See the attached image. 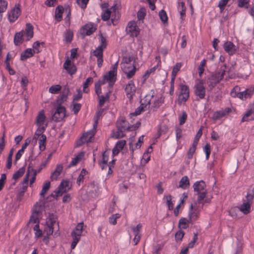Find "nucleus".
Here are the masks:
<instances>
[{
  "label": "nucleus",
  "mask_w": 254,
  "mask_h": 254,
  "mask_svg": "<svg viewBox=\"0 0 254 254\" xmlns=\"http://www.w3.org/2000/svg\"><path fill=\"white\" fill-rule=\"evenodd\" d=\"M135 57L134 56H127L123 59L121 64V68L128 78H131L135 74Z\"/></svg>",
  "instance_id": "2"
},
{
  "label": "nucleus",
  "mask_w": 254,
  "mask_h": 254,
  "mask_svg": "<svg viewBox=\"0 0 254 254\" xmlns=\"http://www.w3.org/2000/svg\"><path fill=\"white\" fill-rule=\"evenodd\" d=\"M243 239H237V248L235 254H240L242 253L243 245Z\"/></svg>",
  "instance_id": "53"
},
{
  "label": "nucleus",
  "mask_w": 254,
  "mask_h": 254,
  "mask_svg": "<svg viewBox=\"0 0 254 254\" xmlns=\"http://www.w3.org/2000/svg\"><path fill=\"white\" fill-rule=\"evenodd\" d=\"M254 197V188H250L248 190L247 195L246 196V200L248 201L252 202Z\"/></svg>",
  "instance_id": "48"
},
{
  "label": "nucleus",
  "mask_w": 254,
  "mask_h": 254,
  "mask_svg": "<svg viewBox=\"0 0 254 254\" xmlns=\"http://www.w3.org/2000/svg\"><path fill=\"white\" fill-rule=\"evenodd\" d=\"M83 157L84 153L83 152L77 154L70 162V165L71 166L75 165L83 159Z\"/></svg>",
  "instance_id": "45"
},
{
  "label": "nucleus",
  "mask_w": 254,
  "mask_h": 254,
  "mask_svg": "<svg viewBox=\"0 0 254 254\" xmlns=\"http://www.w3.org/2000/svg\"><path fill=\"white\" fill-rule=\"evenodd\" d=\"M225 116L222 110L215 112L212 116V119L214 121L218 120Z\"/></svg>",
  "instance_id": "52"
},
{
  "label": "nucleus",
  "mask_w": 254,
  "mask_h": 254,
  "mask_svg": "<svg viewBox=\"0 0 254 254\" xmlns=\"http://www.w3.org/2000/svg\"><path fill=\"white\" fill-rule=\"evenodd\" d=\"M44 130H36L34 136V139L38 142L39 148L41 151H44L46 148V136L43 133Z\"/></svg>",
  "instance_id": "11"
},
{
  "label": "nucleus",
  "mask_w": 254,
  "mask_h": 254,
  "mask_svg": "<svg viewBox=\"0 0 254 254\" xmlns=\"http://www.w3.org/2000/svg\"><path fill=\"white\" fill-rule=\"evenodd\" d=\"M13 151H14L13 149H11L9 153V155H8V158H7V163H6V167L8 169H10L12 166V159Z\"/></svg>",
  "instance_id": "57"
},
{
  "label": "nucleus",
  "mask_w": 254,
  "mask_h": 254,
  "mask_svg": "<svg viewBox=\"0 0 254 254\" xmlns=\"http://www.w3.org/2000/svg\"><path fill=\"white\" fill-rule=\"evenodd\" d=\"M252 202L248 201L247 200H243V203L238 207L239 209L244 214H247L250 213L251 210V204Z\"/></svg>",
  "instance_id": "27"
},
{
  "label": "nucleus",
  "mask_w": 254,
  "mask_h": 254,
  "mask_svg": "<svg viewBox=\"0 0 254 254\" xmlns=\"http://www.w3.org/2000/svg\"><path fill=\"white\" fill-rule=\"evenodd\" d=\"M244 92L245 94V99L250 98L254 94V87L252 86L250 88L246 89Z\"/></svg>",
  "instance_id": "49"
},
{
  "label": "nucleus",
  "mask_w": 254,
  "mask_h": 254,
  "mask_svg": "<svg viewBox=\"0 0 254 254\" xmlns=\"http://www.w3.org/2000/svg\"><path fill=\"white\" fill-rule=\"evenodd\" d=\"M35 51L31 48H28L25 50L21 54L20 59L22 61H25L28 58H30L34 56Z\"/></svg>",
  "instance_id": "32"
},
{
  "label": "nucleus",
  "mask_w": 254,
  "mask_h": 254,
  "mask_svg": "<svg viewBox=\"0 0 254 254\" xmlns=\"http://www.w3.org/2000/svg\"><path fill=\"white\" fill-rule=\"evenodd\" d=\"M160 20H161L163 25L165 27L168 25V17L166 12L164 9L160 10Z\"/></svg>",
  "instance_id": "37"
},
{
  "label": "nucleus",
  "mask_w": 254,
  "mask_h": 254,
  "mask_svg": "<svg viewBox=\"0 0 254 254\" xmlns=\"http://www.w3.org/2000/svg\"><path fill=\"white\" fill-rule=\"evenodd\" d=\"M62 89V86L60 84H55L51 86L49 89V92L51 94H58Z\"/></svg>",
  "instance_id": "47"
},
{
  "label": "nucleus",
  "mask_w": 254,
  "mask_h": 254,
  "mask_svg": "<svg viewBox=\"0 0 254 254\" xmlns=\"http://www.w3.org/2000/svg\"><path fill=\"white\" fill-rule=\"evenodd\" d=\"M24 41H25V39H24L22 33H21V31L15 34L14 37V43L15 45H19Z\"/></svg>",
  "instance_id": "35"
},
{
  "label": "nucleus",
  "mask_w": 254,
  "mask_h": 254,
  "mask_svg": "<svg viewBox=\"0 0 254 254\" xmlns=\"http://www.w3.org/2000/svg\"><path fill=\"white\" fill-rule=\"evenodd\" d=\"M109 151L106 150L103 153L102 159L99 162V165L102 169H104L107 167V162L109 160Z\"/></svg>",
  "instance_id": "30"
},
{
  "label": "nucleus",
  "mask_w": 254,
  "mask_h": 254,
  "mask_svg": "<svg viewBox=\"0 0 254 254\" xmlns=\"http://www.w3.org/2000/svg\"><path fill=\"white\" fill-rule=\"evenodd\" d=\"M7 7V2L5 0H0V18L2 17L1 13L4 12Z\"/></svg>",
  "instance_id": "50"
},
{
  "label": "nucleus",
  "mask_w": 254,
  "mask_h": 254,
  "mask_svg": "<svg viewBox=\"0 0 254 254\" xmlns=\"http://www.w3.org/2000/svg\"><path fill=\"white\" fill-rule=\"evenodd\" d=\"M237 2L239 7L249 8L250 0H238Z\"/></svg>",
  "instance_id": "51"
},
{
  "label": "nucleus",
  "mask_w": 254,
  "mask_h": 254,
  "mask_svg": "<svg viewBox=\"0 0 254 254\" xmlns=\"http://www.w3.org/2000/svg\"><path fill=\"white\" fill-rule=\"evenodd\" d=\"M199 210L197 207H193L191 203L189 208V217L190 221H195L199 217Z\"/></svg>",
  "instance_id": "22"
},
{
  "label": "nucleus",
  "mask_w": 254,
  "mask_h": 254,
  "mask_svg": "<svg viewBox=\"0 0 254 254\" xmlns=\"http://www.w3.org/2000/svg\"><path fill=\"white\" fill-rule=\"evenodd\" d=\"M254 120V107L248 110L242 119L241 122Z\"/></svg>",
  "instance_id": "29"
},
{
  "label": "nucleus",
  "mask_w": 254,
  "mask_h": 254,
  "mask_svg": "<svg viewBox=\"0 0 254 254\" xmlns=\"http://www.w3.org/2000/svg\"><path fill=\"white\" fill-rule=\"evenodd\" d=\"M64 8L62 6H58L55 9V19L57 21H60L62 19V15Z\"/></svg>",
  "instance_id": "40"
},
{
  "label": "nucleus",
  "mask_w": 254,
  "mask_h": 254,
  "mask_svg": "<svg viewBox=\"0 0 254 254\" xmlns=\"http://www.w3.org/2000/svg\"><path fill=\"white\" fill-rule=\"evenodd\" d=\"M196 146H197L194 144H192L191 147L190 148L187 153V158L189 159H190L192 158L193 154L196 150Z\"/></svg>",
  "instance_id": "56"
},
{
  "label": "nucleus",
  "mask_w": 254,
  "mask_h": 254,
  "mask_svg": "<svg viewBox=\"0 0 254 254\" xmlns=\"http://www.w3.org/2000/svg\"><path fill=\"white\" fill-rule=\"evenodd\" d=\"M146 9L144 8H141L137 12V18L139 20L143 19L146 15Z\"/></svg>",
  "instance_id": "61"
},
{
  "label": "nucleus",
  "mask_w": 254,
  "mask_h": 254,
  "mask_svg": "<svg viewBox=\"0 0 254 254\" xmlns=\"http://www.w3.org/2000/svg\"><path fill=\"white\" fill-rule=\"evenodd\" d=\"M125 92L127 97L131 100L135 96L137 89L133 81H129L126 85Z\"/></svg>",
  "instance_id": "13"
},
{
  "label": "nucleus",
  "mask_w": 254,
  "mask_h": 254,
  "mask_svg": "<svg viewBox=\"0 0 254 254\" xmlns=\"http://www.w3.org/2000/svg\"><path fill=\"white\" fill-rule=\"evenodd\" d=\"M124 136V133L122 130H117L116 131H114L112 132L111 134V136L114 138H118L120 137H122Z\"/></svg>",
  "instance_id": "63"
},
{
  "label": "nucleus",
  "mask_w": 254,
  "mask_h": 254,
  "mask_svg": "<svg viewBox=\"0 0 254 254\" xmlns=\"http://www.w3.org/2000/svg\"><path fill=\"white\" fill-rule=\"evenodd\" d=\"M63 169V167L61 164L57 165L56 169L52 173L51 175V179L52 180H57L61 174Z\"/></svg>",
  "instance_id": "31"
},
{
  "label": "nucleus",
  "mask_w": 254,
  "mask_h": 254,
  "mask_svg": "<svg viewBox=\"0 0 254 254\" xmlns=\"http://www.w3.org/2000/svg\"><path fill=\"white\" fill-rule=\"evenodd\" d=\"M20 5L16 4L8 12V19L10 22L15 21L21 14Z\"/></svg>",
  "instance_id": "14"
},
{
  "label": "nucleus",
  "mask_w": 254,
  "mask_h": 254,
  "mask_svg": "<svg viewBox=\"0 0 254 254\" xmlns=\"http://www.w3.org/2000/svg\"><path fill=\"white\" fill-rule=\"evenodd\" d=\"M96 29V26L89 23L85 24L80 29V33L83 36L90 35Z\"/></svg>",
  "instance_id": "18"
},
{
  "label": "nucleus",
  "mask_w": 254,
  "mask_h": 254,
  "mask_svg": "<svg viewBox=\"0 0 254 254\" xmlns=\"http://www.w3.org/2000/svg\"><path fill=\"white\" fill-rule=\"evenodd\" d=\"M95 92L99 98V102L100 106H102L105 102L107 101L109 97V94L111 92L110 89L106 91L101 87L100 82H96L95 83Z\"/></svg>",
  "instance_id": "7"
},
{
  "label": "nucleus",
  "mask_w": 254,
  "mask_h": 254,
  "mask_svg": "<svg viewBox=\"0 0 254 254\" xmlns=\"http://www.w3.org/2000/svg\"><path fill=\"white\" fill-rule=\"evenodd\" d=\"M25 172V168L24 167L20 168L17 171H16L12 176V179L15 181H17L24 174Z\"/></svg>",
  "instance_id": "39"
},
{
  "label": "nucleus",
  "mask_w": 254,
  "mask_h": 254,
  "mask_svg": "<svg viewBox=\"0 0 254 254\" xmlns=\"http://www.w3.org/2000/svg\"><path fill=\"white\" fill-rule=\"evenodd\" d=\"M98 41L99 42V45L97 47L102 48L103 50H105L107 46L106 37L102 34H100L99 35Z\"/></svg>",
  "instance_id": "36"
},
{
  "label": "nucleus",
  "mask_w": 254,
  "mask_h": 254,
  "mask_svg": "<svg viewBox=\"0 0 254 254\" xmlns=\"http://www.w3.org/2000/svg\"><path fill=\"white\" fill-rule=\"evenodd\" d=\"M41 43L37 41L33 43V50L35 51V53H39L41 51L40 45Z\"/></svg>",
  "instance_id": "64"
},
{
  "label": "nucleus",
  "mask_w": 254,
  "mask_h": 254,
  "mask_svg": "<svg viewBox=\"0 0 254 254\" xmlns=\"http://www.w3.org/2000/svg\"><path fill=\"white\" fill-rule=\"evenodd\" d=\"M51 187V183L49 181H46L44 183L42 190L40 192V198L43 199H45V196Z\"/></svg>",
  "instance_id": "33"
},
{
  "label": "nucleus",
  "mask_w": 254,
  "mask_h": 254,
  "mask_svg": "<svg viewBox=\"0 0 254 254\" xmlns=\"http://www.w3.org/2000/svg\"><path fill=\"white\" fill-rule=\"evenodd\" d=\"M202 134V128L201 127L197 131L196 134L195 136V137L194 138L192 144H194L195 145H197L198 141L200 137L201 136Z\"/></svg>",
  "instance_id": "58"
},
{
  "label": "nucleus",
  "mask_w": 254,
  "mask_h": 254,
  "mask_svg": "<svg viewBox=\"0 0 254 254\" xmlns=\"http://www.w3.org/2000/svg\"><path fill=\"white\" fill-rule=\"evenodd\" d=\"M142 228V225L140 224H137L135 227L132 228V231L133 233L134 238H140L141 235L140 234V231Z\"/></svg>",
  "instance_id": "46"
},
{
  "label": "nucleus",
  "mask_w": 254,
  "mask_h": 254,
  "mask_svg": "<svg viewBox=\"0 0 254 254\" xmlns=\"http://www.w3.org/2000/svg\"><path fill=\"white\" fill-rule=\"evenodd\" d=\"M143 139H144V136L141 135L138 138L137 142L135 143V144H133L132 142H130L129 143L130 149L133 151V150H134L135 149L140 148L142 145L143 142Z\"/></svg>",
  "instance_id": "34"
},
{
  "label": "nucleus",
  "mask_w": 254,
  "mask_h": 254,
  "mask_svg": "<svg viewBox=\"0 0 254 254\" xmlns=\"http://www.w3.org/2000/svg\"><path fill=\"white\" fill-rule=\"evenodd\" d=\"M140 125L139 122H137L135 125L129 126L126 120L124 118L119 119L117 126L121 130H133L139 127Z\"/></svg>",
  "instance_id": "9"
},
{
  "label": "nucleus",
  "mask_w": 254,
  "mask_h": 254,
  "mask_svg": "<svg viewBox=\"0 0 254 254\" xmlns=\"http://www.w3.org/2000/svg\"><path fill=\"white\" fill-rule=\"evenodd\" d=\"M71 188V185L68 181H63L59 187L58 194H62L68 191Z\"/></svg>",
  "instance_id": "25"
},
{
  "label": "nucleus",
  "mask_w": 254,
  "mask_h": 254,
  "mask_svg": "<svg viewBox=\"0 0 254 254\" xmlns=\"http://www.w3.org/2000/svg\"><path fill=\"white\" fill-rule=\"evenodd\" d=\"M163 202L166 204L169 210H173L174 205L172 201V196L168 195L165 196L163 198Z\"/></svg>",
  "instance_id": "41"
},
{
  "label": "nucleus",
  "mask_w": 254,
  "mask_h": 254,
  "mask_svg": "<svg viewBox=\"0 0 254 254\" xmlns=\"http://www.w3.org/2000/svg\"><path fill=\"white\" fill-rule=\"evenodd\" d=\"M64 68L70 75L74 74L76 71V67L74 64V60H70L67 58L64 64Z\"/></svg>",
  "instance_id": "17"
},
{
  "label": "nucleus",
  "mask_w": 254,
  "mask_h": 254,
  "mask_svg": "<svg viewBox=\"0 0 254 254\" xmlns=\"http://www.w3.org/2000/svg\"><path fill=\"white\" fill-rule=\"evenodd\" d=\"M195 195H197V200L200 202L203 200L207 194L205 183L202 181H196L192 186Z\"/></svg>",
  "instance_id": "5"
},
{
  "label": "nucleus",
  "mask_w": 254,
  "mask_h": 254,
  "mask_svg": "<svg viewBox=\"0 0 254 254\" xmlns=\"http://www.w3.org/2000/svg\"><path fill=\"white\" fill-rule=\"evenodd\" d=\"M187 114L186 112V111H183L182 113V115L179 117V120L180 122V125H183L184 124L187 120Z\"/></svg>",
  "instance_id": "59"
},
{
  "label": "nucleus",
  "mask_w": 254,
  "mask_h": 254,
  "mask_svg": "<svg viewBox=\"0 0 254 254\" xmlns=\"http://www.w3.org/2000/svg\"><path fill=\"white\" fill-rule=\"evenodd\" d=\"M21 32L22 33L25 41H29L33 38L34 35L33 26L30 23H27L25 29L24 30L21 31Z\"/></svg>",
  "instance_id": "16"
},
{
  "label": "nucleus",
  "mask_w": 254,
  "mask_h": 254,
  "mask_svg": "<svg viewBox=\"0 0 254 254\" xmlns=\"http://www.w3.org/2000/svg\"><path fill=\"white\" fill-rule=\"evenodd\" d=\"M126 31L130 36L136 37L139 33V29L135 22L130 21L126 28Z\"/></svg>",
  "instance_id": "15"
},
{
  "label": "nucleus",
  "mask_w": 254,
  "mask_h": 254,
  "mask_svg": "<svg viewBox=\"0 0 254 254\" xmlns=\"http://www.w3.org/2000/svg\"><path fill=\"white\" fill-rule=\"evenodd\" d=\"M120 214L116 213L113 214L109 218V222L112 225H115L117 223V219L120 217Z\"/></svg>",
  "instance_id": "60"
},
{
  "label": "nucleus",
  "mask_w": 254,
  "mask_h": 254,
  "mask_svg": "<svg viewBox=\"0 0 254 254\" xmlns=\"http://www.w3.org/2000/svg\"><path fill=\"white\" fill-rule=\"evenodd\" d=\"M190 221V219L188 220L186 218H181L179 220V225L182 226V228L186 229L189 226L188 223Z\"/></svg>",
  "instance_id": "54"
},
{
  "label": "nucleus",
  "mask_w": 254,
  "mask_h": 254,
  "mask_svg": "<svg viewBox=\"0 0 254 254\" xmlns=\"http://www.w3.org/2000/svg\"><path fill=\"white\" fill-rule=\"evenodd\" d=\"M117 68L118 62L113 65L111 70L104 75L103 80H99L97 82L101 83V87L103 86H106V84L110 88L113 86L116 80Z\"/></svg>",
  "instance_id": "4"
},
{
  "label": "nucleus",
  "mask_w": 254,
  "mask_h": 254,
  "mask_svg": "<svg viewBox=\"0 0 254 254\" xmlns=\"http://www.w3.org/2000/svg\"><path fill=\"white\" fill-rule=\"evenodd\" d=\"M126 143V142L124 140H119L117 142L115 147L113 149V158L114 156L118 155L120 151L123 149Z\"/></svg>",
  "instance_id": "26"
},
{
  "label": "nucleus",
  "mask_w": 254,
  "mask_h": 254,
  "mask_svg": "<svg viewBox=\"0 0 254 254\" xmlns=\"http://www.w3.org/2000/svg\"><path fill=\"white\" fill-rule=\"evenodd\" d=\"M28 225L32 228L35 237L48 238L53 234L54 229L58 227L59 224L56 216L49 214L45 218H41L36 223H28Z\"/></svg>",
  "instance_id": "1"
},
{
  "label": "nucleus",
  "mask_w": 254,
  "mask_h": 254,
  "mask_svg": "<svg viewBox=\"0 0 254 254\" xmlns=\"http://www.w3.org/2000/svg\"><path fill=\"white\" fill-rule=\"evenodd\" d=\"M226 69V65H224L223 66H221L219 70L216 73V76H218V79L217 81L220 82L224 77V76L225 74Z\"/></svg>",
  "instance_id": "43"
},
{
  "label": "nucleus",
  "mask_w": 254,
  "mask_h": 254,
  "mask_svg": "<svg viewBox=\"0 0 254 254\" xmlns=\"http://www.w3.org/2000/svg\"><path fill=\"white\" fill-rule=\"evenodd\" d=\"M120 7V3H115L109 9H104L102 15L103 20H107L111 18L112 20L119 17V9Z\"/></svg>",
  "instance_id": "6"
},
{
  "label": "nucleus",
  "mask_w": 254,
  "mask_h": 254,
  "mask_svg": "<svg viewBox=\"0 0 254 254\" xmlns=\"http://www.w3.org/2000/svg\"><path fill=\"white\" fill-rule=\"evenodd\" d=\"M35 124L37 127L36 130H45L47 126V121L44 110H41L36 117Z\"/></svg>",
  "instance_id": "8"
},
{
  "label": "nucleus",
  "mask_w": 254,
  "mask_h": 254,
  "mask_svg": "<svg viewBox=\"0 0 254 254\" xmlns=\"http://www.w3.org/2000/svg\"><path fill=\"white\" fill-rule=\"evenodd\" d=\"M152 146H150L144 153L140 161V164L141 165H145L149 161L150 154L152 152Z\"/></svg>",
  "instance_id": "28"
},
{
  "label": "nucleus",
  "mask_w": 254,
  "mask_h": 254,
  "mask_svg": "<svg viewBox=\"0 0 254 254\" xmlns=\"http://www.w3.org/2000/svg\"><path fill=\"white\" fill-rule=\"evenodd\" d=\"M103 50H104L102 48L97 47L96 49L93 52V56L96 57L97 59V64L99 67L102 65V63L103 62Z\"/></svg>",
  "instance_id": "23"
},
{
  "label": "nucleus",
  "mask_w": 254,
  "mask_h": 254,
  "mask_svg": "<svg viewBox=\"0 0 254 254\" xmlns=\"http://www.w3.org/2000/svg\"><path fill=\"white\" fill-rule=\"evenodd\" d=\"M93 82V79L92 77H88L86 79V81L83 83V91L85 93H88L89 91L88 87Z\"/></svg>",
  "instance_id": "44"
},
{
  "label": "nucleus",
  "mask_w": 254,
  "mask_h": 254,
  "mask_svg": "<svg viewBox=\"0 0 254 254\" xmlns=\"http://www.w3.org/2000/svg\"><path fill=\"white\" fill-rule=\"evenodd\" d=\"M178 9L180 14V18L182 20H183L186 17V8L185 6V2H181L179 3L178 6Z\"/></svg>",
  "instance_id": "38"
},
{
  "label": "nucleus",
  "mask_w": 254,
  "mask_h": 254,
  "mask_svg": "<svg viewBox=\"0 0 254 254\" xmlns=\"http://www.w3.org/2000/svg\"><path fill=\"white\" fill-rule=\"evenodd\" d=\"M179 89L180 90L178 98L179 103H181L183 102H186L190 96L189 86L181 83L179 85Z\"/></svg>",
  "instance_id": "10"
},
{
  "label": "nucleus",
  "mask_w": 254,
  "mask_h": 254,
  "mask_svg": "<svg viewBox=\"0 0 254 254\" xmlns=\"http://www.w3.org/2000/svg\"><path fill=\"white\" fill-rule=\"evenodd\" d=\"M65 116V109L64 107H58L54 115L53 119L57 121H60L62 120Z\"/></svg>",
  "instance_id": "21"
},
{
  "label": "nucleus",
  "mask_w": 254,
  "mask_h": 254,
  "mask_svg": "<svg viewBox=\"0 0 254 254\" xmlns=\"http://www.w3.org/2000/svg\"><path fill=\"white\" fill-rule=\"evenodd\" d=\"M44 199L40 198L39 201L33 206L32 214L29 220V224H31L32 223H36L38 220H40V218L44 211Z\"/></svg>",
  "instance_id": "3"
},
{
  "label": "nucleus",
  "mask_w": 254,
  "mask_h": 254,
  "mask_svg": "<svg viewBox=\"0 0 254 254\" xmlns=\"http://www.w3.org/2000/svg\"><path fill=\"white\" fill-rule=\"evenodd\" d=\"M72 111L74 114H77L81 108V104L79 103H75L73 101L72 105L71 107Z\"/></svg>",
  "instance_id": "62"
},
{
  "label": "nucleus",
  "mask_w": 254,
  "mask_h": 254,
  "mask_svg": "<svg viewBox=\"0 0 254 254\" xmlns=\"http://www.w3.org/2000/svg\"><path fill=\"white\" fill-rule=\"evenodd\" d=\"M190 186V181L189 178L187 176H184L179 182V187L186 189Z\"/></svg>",
  "instance_id": "42"
},
{
  "label": "nucleus",
  "mask_w": 254,
  "mask_h": 254,
  "mask_svg": "<svg viewBox=\"0 0 254 254\" xmlns=\"http://www.w3.org/2000/svg\"><path fill=\"white\" fill-rule=\"evenodd\" d=\"M223 48L230 56H233L237 51L236 46L231 41L225 42L223 44Z\"/></svg>",
  "instance_id": "20"
},
{
  "label": "nucleus",
  "mask_w": 254,
  "mask_h": 254,
  "mask_svg": "<svg viewBox=\"0 0 254 254\" xmlns=\"http://www.w3.org/2000/svg\"><path fill=\"white\" fill-rule=\"evenodd\" d=\"M194 94L197 97L196 100L203 99L205 96L206 89L203 85L202 80H200L198 83L194 86Z\"/></svg>",
  "instance_id": "12"
},
{
  "label": "nucleus",
  "mask_w": 254,
  "mask_h": 254,
  "mask_svg": "<svg viewBox=\"0 0 254 254\" xmlns=\"http://www.w3.org/2000/svg\"><path fill=\"white\" fill-rule=\"evenodd\" d=\"M95 131L90 130L83 134L80 140L77 142V144L80 145L82 143L91 141L93 139Z\"/></svg>",
  "instance_id": "19"
},
{
  "label": "nucleus",
  "mask_w": 254,
  "mask_h": 254,
  "mask_svg": "<svg viewBox=\"0 0 254 254\" xmlns=\"http://www.w3.org/2000/svg\"><path fill=\"white\" fill-rule=\"evenodd\" d=\"M83 223H78L75 229L73 230L71 233V236L74 238H77L82 236V233L83 232Z\"/></svg>",
  "instance_id": "24"
},
{
  "label": "nucleus",
  "mask_w": 254,
  "mask_h": 254,
  "mask_svg": "<svg viewBox=\"0 0 254 254\" xmlns=\"http://www.w3.org/2000/svg\"><path fill=\"white\" fill-rule=\"evenodd\" d=\"M145 106L141 104L139 107H138L135 111L134 113H130L129 116L130 118L134 116H137L140 115L143 111H144Z\"/></svg>",
  "instance_id": "55"
}]
</instances>
